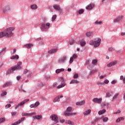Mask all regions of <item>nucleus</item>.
I'll return each mask as SVG.
<instances>
[{
	"instance_id": "nucleus-1",
	"label": "nucleus",
	"mask_w": 125,
	"mask_h": 125,
	"mask_svg": "<svg viewBox=\"0 0 125 125\" xmlns=\"http://www.w3.org/2000/svg\"><path fill=\"white\" fill-rule=\"evenodd\" d=\"M14 27H10L6 28L3 31L0 32V39L6 37V38H11L13 36V32Z\"/></svg>"
},
{
	"instance_id": "nucleus-2",
	"label": "nucleus",
	"mask_w": 125,
	"mask_h": 125,
	"mask_svg": "<svg viewBox=\"0 0 125 125\" xmlns=\"http://www.w3.org/2000/svg\"><path fill=\"white\" fill-rule=\"evenodd\" d=\"M21 65H22V62H18L17 64L14 66H12L11 68L8 70L6 72V75L10 74V73H13L14 71H17V70H21Z\"/></svg>"
},
{
	"instance_id": "nucleus-3",
	"label": "nucleus",
	"mask_w": 125,
	"mask_h": 125,
	"mask_svg": "<svg viewBox=\"0 0 125 125\" xmlns=\"http://www.w3.org/2000/svg\"><path fill=\"white\" fill-rule=\"evenodd\" d=\"M100 42H101V39H96L94 41L91 40L89 42L90 45H94L95 47H98L100 45Z\"/></svg>"
},
{
	"instance_id": "nucleus-4",
	"label": "nucleus",
	"mask_w": 125,
	"mask_h": 125,
	"mask_svg": "<svg viewBox=\"0 0 125 125\" xmlns=\"http://www.w3.org/2000/svg\"><path fill=\"white\" fill-rule=\"evenodd\" d=\"M71 111H72V107H67L66 109V111L64 112V115L65 116V117H68L70 116H76V115H77L76 112H70V113L68 112H71Z\"/></svg>"
},
{
	"instance_id": "nucleus-5",
	"label": "nucleus",
	"mask_w": 125,
	"mask_h": 125,
	"mask_svg": "<svg viewBox=\"0 0 125 125\" xmlns=\"http://www.w3.org/2000/svg\"><path fill=\"white\" fill-rule=\"evenodd\" d=\"M49 27H50V23L49 22H47V23H42L41 29L42 31H45L46 29H49Z\"/></svg>"
},
{
	"instance_id": "nucleus-6",
	"label": "nucleus",
	"mask_w": 125,
	"mask_h": 125,
	"mask_svg": "<svg viewBox=\"0 0 125 125\" xmlns=\"http://www.w3.org/2000/svg\"><path fill=\"white\" fill-rule=\"evenodd\" d=\"M50 118L51 119L52 121H54L53 125H56V124L58 123V117H57L56 115H52L50 116Z\"/></svg>"
},
{
	"instance_id": "nucleus-7",
	"label": "nucleus",
	"mask_w": 125,
	"mask_h": 125,
	"mask_svg": "<svg viewBox=\"0 0 125 125\" xmlns=\"http://www.w3.org/2000/svg\"><path fill=\"white\" fill-rule=\"evenodd\" d=\"M29 99H27L26 100H25L23 101L22 102H21L20 103L17 104L15 106V109H18L19 107H20V106H23V104H25V103H27L28 101H29Z\"/></svg>"
},
{
	"instance_id": "nucleus-8",
	"label": "nucleus",
	"mask_w": 125,
	"mask_h": 125,
	"mask_svg": "<svg viewBox=\"0 0 125 125\" xmlns=\"http://www.w3.org/2000/svg\"><path fill=\"white\" fill-rule=\"evenodd\" d=\"M123 18H124V16L123 15L119 16L118 17H117L116 19L113 20V23H116V22H121V21H122Z\"/></svg>"
},
{
	"instance_id": "nucleus-9",
	"label": "nucleus",
	"mask_w": 125,
	"mask_h": 125,
	"mask_svg": "<svg viewBox=\"0 0 125 125\" xmlns=\"http://www.w3.org/2000/svg\"><path fill=\"white\" fill-rule=\"evenodd\" d=\"M61 82H62V83L61 85H59L57 87V88H61L62 87H64L65 85H66V83H65V80L63 78H61Z\"/></svg>"
},
{
	"instance_id": "nucleus-10",
	"label": "nucleus",
	"mask_w": 125,
	"mask_h": 125,
	"mask_svg": "<svg viewBox=\"0 0 125 125\" xmlns=\"http://www.w3.org/2000/svg\"><path fill=\"white\" fill-rule=\"evenodd\" d=\"M92 101L94 103H98V104H100V103L102 102V98L98 99L97 98H95L93 99Z\"/></svg>"
},
{
	"instance_id": "nucleus-11",
	"label": "nucleus",
	"mask_w": 125,
	"mask_h": 125,
	"mask_svg": "<svg viewBox=\"0 0 125 125\" xmlns=\"http://www.w3.org/2000/svg\"><path fill=\"white\" fill-rule=\"evenodd\" d=\"M53 8L56 10H57L58 11H59V12H60L61 13V12H62V9H61V8H60L59 5H53Z\"/></svg>"
},
{
	"instance_id": "nucleus-12",
	"label": "nucleus",
	"mask_w": 125,
	"mask_h": 125,
	"mask_svg": "<svg viewBox=\"0 0 125 125\" xmlns=\"http://www.w3.org/2000/svg\"><path fill=\"white\" fill-rule=\"evenodd\" d=\"M26 118L25 117L21 118V119H20L18 121H17L16 122H15L13 125H19L20 123L21 122H23Z\"/></svg>"
},
{
	"instance_id": "nucleus-13",
	"label": "nucleus",
	"mask_w": 125,
	"mask_h": 125,
	"mask_svg": "<svg viewBox=\"0 0 125 125\" xmlns=\"http://www.w3.org/2000/svg\"><path fill=\"white\" fill-rule=\"evenodd\" d=\"M66 56H63L62 58H61L59 60V63H64V62H65V61H66Z\"/></svg>"
},
{
	"instance_id": "nucleus-14",
	"label": "nucleus",
	"mask_w": 125,
	"mask_h": 125,
	"mask_svg": "<svg viewBox=\"0 0 125 125\" xmlns=\"http://www.w3.org/2000/svg\"><path fill=\"white\" fill-rule=\"evenodd\" d=\"M63 98V96H59L54 99L53 102H59V101H60V98Z\"/></svg>"
},
{
	"instance_id": "nucleus-15",
	"label": "nucleus",
	"mask_w": 125,
	"mask_h": 125,
	"mask_svg": "<svg viewBox=\"0 0 125 125\" xmlns=\"http://www.w3.org/2000/svg\"><path fill=\"white\" fill-rule=\"evenodd\" d=\"M93 7H94V4H90L86 6V9H87V10H90V9H92Z\"/></svg>"
},
{
	"instance_id": "nucleus-16",
	"label": "nucleus",
	"mask_w": 125,
	"mask_h": 125,
	"mask_svg": "<svg viewBox=\"0 0 125 125\" xmlns=\"http://www.w3.org/2000/svg\"><path fill=\"white\" fill-rule=\"evenodd\" d=\"M39 105H40V103L37 102L35 104H31L30 107V108H37Z\"/></svg>"
},
{
	"instance_id": "nucleus-17",
	"label": "nucleus",
	"mask_w": 125,
	"mask_h": 125,
	"mask_svg": "<svg viewBox=\"0 0 125 125\" xmlns=\"http://www.w3.org/2000/svg\"><path fill=\"white\" fill-rule=\"evenodd\" d=\"M42 118V115H37L33 117V121H35V120H41Z\"/></svg>"
},
{
	"instance_id": "nucleus-18",
	"label": "nucleus",
	"mask_w": 125,
	"mask_h": 125,
	"mask_svg": "<svg viewBox=\"0 0 125 125\" xmlns=\"http://www.w3.org/2000/svg\"><path fill=\"white\" fill-rule=\"evenodd\" d=\"M117 64V62H112L107 64V67H112V66H114Z\"/></svg>"
},
{
	"instance_id": "nucleus-19",
	"label": "nucleus",
	"mask_w": 125,
	"mask_h": 125,
	"mask_svg": "<svg viewBox=\"0 0 125 125\" xmlns=\"http://www.w3.org/2000/svg\"><path fill=\"white\" fill-rule=\"evenodd\" d=\"M33 114L32 113H27L25 112H23L21 113V115L22 116H25L26 117H30V116H32Z\"/></svg>"
},
{
	"instance_id": "nucleus-20",
	"label": "nucleus",
	"mask_w": 125,
	"mask_h": 125,
	"mask_svg": "<svg viewBox=\"0 0 125 125\" xmlns=\"http://www.w3.org/2000/svg\"><path fill=\"white\" fill-rule=\"evenodd\" d=\"M90 113H91V110L88 109L83 113V115L84 116H87V115H89Z\"/></svg>"
},
{
	"instance_id": "nucleus-21",
	"label": "nucleus",
	"mask_w": 125,
	"mask_h": 125,
	"mask_svg": "<svg viewBox=\"0 0 125 125\" xmlns=\"http://www.w3.org/2000/svg\"><path fill=\"white\" fill-rule=\"evenodd\" d=\"M79 83L80 82H79V81L77 80H72L70 83V84H72L73 83Z\"/></svg>"
},
{
	"instance_id": "nucleus-22",
	"label": "nucleus",
	"mask_w": 125,
	"mask_h": 125,
	"mask_svg": "<svg viewBox=\"0 0 125 125\" xmlns=\"http://www.w3.org/2000/svg\"><path fill=\"white\" fill-rule=\"evenodd\" d=\"M57 51V49H52L48 51V53L51 54V53H54V52H56Z\"/></svg>"
},
{
	"instance_id": "nucleus-23",
	"label": "nucleus",
	"mask_w": 125,
	"mask_h": 125,
	"mask_svg": "<svg viewBox=\"0 0 125 125\" xmlns=\"http://www.w3.org/2000/svg\"><path fill=\"white\" fill-rule=\"evenodd\" d=\"M9 10H10V7H9V6H6L4 9V12H7V11H9Z\"/></svg>"
},
{
	"instance_id": "nucleus-24",
	"label": "nucleus",
	"mask_w": 125,
	"mask_h": 125,
	"mask_svg": "<svg viewBox=\"0 0 125 125\" xmlns=\"http://www.w3.org/2000/svg\"><path fill=\"white\" fill-rule=\"evenodd\" d=\"M93 35V33L92 32H87L86 33V37H91Z\"/></svg>"
},
{
	"instance_id": "nucleus-25",
	"label": "nucleus",
	"mask_w": 125,
	"mask_h": 125,
	"mask_svg": "<svg viewBox=\"0 0 125 125\" xmlns=\"http://www.w3.org/2000/svg\"><path fill=\"white\" fill-rule=\"evenodd\" d=\"M65 124L70 125H74V122L71 121L70 120H67L65 122Z\"/></svg>"
},
{
	"instance_id": "nucleus-26",
	"label": "nucleus",
	"mask_w": 125,
	"mask_h": 125,
	"mask_svg": "<svg viewBox=\"0 0 125 125\" xmlns=\"http://www.w3.org/2000/svg\"><path fill=\"white\" fill-rule=\"evenodd\" d=\"M124 120H125V118L124 117H120V118H119L116 121V123H120V122H121V121H124Z\"/></svg>"
},
{
	"instance_id": "nucleus-27",
	"label": "nucleus",
	"mask_w": 125,
	"mask_h": 125,
	"mask_svg": "<svg viewBox=\"0 0 125 125\" xmlns=\"http://www.w3.org/2000/svg\"><path fill=\"white\" fill-rule=\"evenodd\" d=\"M60 72H64V69L63 68L59 69H57L56 71V73L57 74H59Z\"/></svg>"
},
{
	"instance_id": "nucleus-28",
	"label": "nucleus",
	"mask_w": 125,
	"mask_h": 125,
	"mask_svg": "<svg viewBox=\"0 0 125 125\" xmlns=\"http://www.w3.org/2000/svg\"><path fill=\"white\" fill-rule=\"evenodd\" d=\"M9 85H11V82H7L3 85V87H6V86H8Z\"/></svg>"
},
{
	"instance_id": "nucleus-29",
	"label": "nucleus",
	"mask_w": 125,
	"mask_h": 125,
	"mask_svg": "<svg viewBox=\"0 0 125 125\" xmlns=\"http://www.w3.org/2000/svg\"><path fill=\"white\" fill-rule=\"evenodd\" d=\"M119 95H120V93H116L114 96L113 97V100H115V99H116L118 97V96H119Z\"/></svg>"
},
{
	"instance_id": "nucleus-30",
	"label": "nucleus",
	"mask_w": 125,
	"mask_h": 125,
	"mask_svg": "<svg viewBox=\"0 0 125 125\" xmlns=\"http://www.w3.org/2000/svg\"><path fill=\"white\" fill-rule=\"evenodd\" d=\"M25 47H26V48L29 49L33 46V44H27L26 45H24Z\"/></svg>"
},
{
	"instance_id": "nucleus-31",
	"label": "nucleus",
	"mask_w": 125,
	"mask_h": 125,
	"mask_svg": "<svg viewBox=\"0 0 125 125\" xmlns=\"http://www.w3.org/2000/svg\"><path fill=\"white\" fill-rule=\"evenodd\" d=\"M106 112V110L105 109H103L102 110H100L99 111L98 114L99 115H102L103 114H104Z\"/></svg>"
},
{
	"instance_id": "nucleus-32",
	"label": "nucleus",
	"mask_w": 125,
	"mask_h": 125,
	"mask_svg": "<svg viewBox=\"0 0 125 125\" xmlns=\"http://www.w3.org/2000/svg\"><path fill=\"white\" fill-rule=\"evenodd\" d=\"M11 59H19V56L18 55H16L15 56H13L11 58Z\"/></svg>"
},
{
	"instance_id": "nucleus-33",
	"label": "nucleus",
	"mask_w": 125,
	"mask_h": 125,
	"mask_svg": "<svg viewBox=\"0 0 125 125\" xmlns=\"http://www.w3.org/2000/svg\"><path fill=\"white\" fill-rule=\"evenodd\" d=\"M32 9H37L38 8V6L36 4H33L31 6Z\"/></svg>"
},
{
	"instance_id": "nucleus-34",
	"label": "nucleus",
	"mask_w": 125,
	"mask_h": 125,
	"mask_svg": "<svg viewBox=\"0 0 125 125\" xmlns=\"http://www.w3.org/2000/svg\"><path fill=\"white\" fill-rule=\"evenodd\" d=\"M5 122V119L3 118H0V124H2V123H4Z\"/></svg>"
},
{
	"instance_id": "nucleus-35",
	"label": "nucleus",
	"mask_w": 125,
	"mask_h": 125,
	"mask_svg": "<svg viewBox=\"0 0 125 125\" xmlns=\"http://www.w3.org/2000/svg\"><path fill=\"white\" fill-rule=\"evenodd\" d=\"M75 41L74 40H70V41L69 42V44H70V45H72V44H74V43H75Z\"/></svg>"
},
{
	"instance_id": "nucleus-36",
	"label": "nucleus",
	"mask_w": 125,
	"mask_h": 125,
	"mask_svg": "<svg viewBox=\"0 0 125 125\" xmlns=\"http://www.w3.org/2000/svg\"><path fill=\"white\" fill-rule=\"evenodd\" d=\"M97 71H98L97 69L93 70L92 71H91L90 75H93V74H94V73L97 72Z\"/></svg>"
},
{
	"instance_id": "nucleus-37",
	"label": "nucleus",
	"mask_w": 125,
	"mask_h": 125,
	"mask_svg": "<svg viewBox=\"0 0 125 125\" xmlns=\"http://www.w3.org/2000/svg\"><path fill=\"white\" fill-rule=\"evenodd\" d=\"M108 117H104L103 118V121L104 122H107V121H108Z\"/></svg>"
},
{
	"instance_id": "nucleus-38",
	"label": "nucleus",
	"mask_w": 125,
	"mask_h": 125,
	"mask_svg": "<svg viewBox=\"0 0 125 125\" xmlns=\"http://www.w3.org/2000/svg\"><path fill=\"white\" fill-rule=\"evenodd\" d=\"M80 44L81 46H84L85 45V42L83 41L81 42Z\"/></svg>"
},
{
	"instance_id": "nucleus-39",
	"label": "nucleus",
	"mask_w": 125,
	"mask_h": 125,
	"mask_svg": "<svg viewBox=\"0 0 125 125\" xmlns=\"http://www.w3.org/2000/svg\"><path fill=\"white\" fill-rule=\"evenodd\" d=\"M95 24H98V25H100L101 24H102V21H96L95 22Z\"/></svg>"
},
{
	"instance_id": "nucleus-40",
	"label": "nucleus",
	"mask_w": 125,
	"mask_h": 125,
	"mask_svg": "<svg viewBox=\"0 0 125 125\" xmlns=\"http://www.w3.org/2000/svg\"><path fill=\"white\" fill-rule=\"evenodd\" d=\"M73 78L74 79H78L79 78V74H78V73L74 74Z\"/></svg>"
},
{
	"instance_id": "nucleus-41",
	"label": "nucleus",
	"mask_w": 125,
	"mask_h": 125,
	"mask_svg": "<svg viewBox=\"0 0 125 125\" xmlns=\"http://www.w3.org/2000/svg\"><path fill=\"white\" fill-rule=\"evenodd\" d=\"M111 96V93L108 92V93H106V96H105V97L106 98H108V97H110Z\"/></svg>"
},
{
	"instance_id": "nucleus-42",
	"label": "nucleus",
	"mask_w": 125,
	"mask_h": 125,
	"mask_svg": "<svg viewBox=\"0 0 125 125\" xmlns=\"http://www.w3.org/2000/svg\"><path fill=\"white\" fill-rule=\"evenodd\" d=\"M10 107H11V104H8L5 105V109H8V108H10Z\"/></svg>"
},
{
	"instance_id": "nucleus-43",
	"label": "nucleus",
	"mask_w": 125,
	"mask_h": 125,
	"mask_svg": "<svg viewBox=\"0 0 125 125\" xmlns=\"http://www.w3.org/2000/svg\"><path fill=\"white\" fill-rule=\"evenodd\" d=\"M108 51H115V48H114L113 47H109L108 48Z\"/></svg>"
},
{
	"instance_id": "nucleus-44",
	"label": "nucleus",
	"mask_w": 125,
	"mask_h": 125,
	"mask_svg": "<svg viewBox=\"0 0 125 125\" xmlns=\"http://www.w3.org/2000/svg\"><path fill=\"white\" fill-rule=\"evenodd\" d=\"M97 60H94L92 62V64H96L97 63Z\"/></svg>"
},
{
	"instance_id": "nucleus-45",
	"label": "nucleus",
	"mask_w": 125,
	"mask_h": 125,
	"mask_svg": "<svg viewBox=\"0 0 125 125\" xmlns=\"http://www.w3.org/2000/svg\"><path fill=\"white\" fill-rule=\"evenodd\" d=\"M97 84H98V85H102V84H104V83L98 82H97Z\"/></svg>"
},
{
	"instance_id": "nucleus-46",
	"label": "nucleus",
	"mask_w": 125,
	"mask_h": 125,
	"mask_svg": "<svg viewBox=\"0 0 125 125\" xmlns=\"http://www.w3.org/2000/svg\"><path fill=\"white\" fill-rule=\"evenodd\" d=\"M55 19H56V15H55L52 17V21H54Z\"/></svg>"
},
{
	"instance_id": "nucleus-47",
	"label": "nucleus",
	"mask_w": 125,
	"mask_h": 125,
	"mask_svg": "<svg viewBox=\"0 0 125 125\" xmlns=\"http://www.w3.org/2000/svg\"><path fill=\"white\" fill-rule=\"evenodd\" d=\"M17 114V112H12L11 113V115L12 116H13V117H14V116H15V115H16Z\"/></svg>"
},
{
	"instance_id": "nucleus-48",
	"label": "nucleus",
	"mask_w": 125,
	"mask_h": 125,
	"mask_svg": "<svg viewBox=\"0 0 125 125\" xmlns=\"http://www.w3.org/2000/svg\"><path fill=\"white\" fill-rule=\"evenodd\" d=\"M74 61V58L72 57L70 59L69 63H73V62Z\"/></svg>"
},
{
	"instance_id": "nucleus-49",
	"label": "nucleus",
	"mask_w": 125,
	"mask_h": 125,
	"mask_svg": "<svg viewBox=\"0 0 125 125\" xmlns=\"http://www.w3.org/2000/svg\"><path fill=\"white\" fill-rule=\"evenodd\" d=\"M6 94H7L6 91H4L1 93V95L2 96H4V95H6Z\"/></svg>"
},
{
	"instance_id": "nucleus-50",
	"label": "nucleus",
	"mask_w": 125,
	"mask_h": 125,
	"mask_svg": "<svg viewBox=\"0 0 125 125\" xmlns=\"http://www.w3.org/2000/svg\"><path fill=\"white\" fill-rule=\"evenodd\" d=\"M112 84H115L117 83V80H113L111 82Z\"/></svg>"
},
{
	"instance_id": "nucleus-51",
	"label": "nucleus",
	"mask_w": 125,
	"mask_h": 125,
	"mask_svg": "<svg viewBox=\"0 0 125 125\" xmlns=\"http://www.w3.org/2000/svg\"><path fill=\"white\" fill-rule=\"evenodd\" d=\"M42 83H39L38 84V87L40 88L42 87Z\"/></svg>"
},
{
	"instance_id": "nucleus-52",
	"label": "nucleus",
	"mask_w": 125,
	"mask_h": 125,
	"mask_svg": "<svg viewBox=\"0 0 125 125\" xmlns=\"http://www.w3.org/2000/svg\"><path fill=\"white\" fill-rule=\"evenodd\" d=\"M83 9H81L79 10V14H82V13H83Z\"/></svg>"
},
{
	"instance_id": "nucleus-53",
	"label": "nucleus",
	"mask_w": 125,
	"mask_h": 125,
	"mask_svg": "<svg viewBox=\"0 0 125 125\" xmlns=\"http://www.w3.org/2000/svg\"><path fill=\"white\" fill-rule=\"evenodd\" d=\"M58 84V83H57L55 82V83H54V84H53V87H56V86H57V85Z\"/></svg>"
},
{
	"instance_id": "nucleus-54",
	"label": "nucleus",
	"mask_w": 125,
	"mask_h": 125,
	"mask_svg": "<svg viewBox=\"0 0 125 125\" xmlns=\"http://www.w3.org/2000/svg\"><path fill=\"white\" fill-rule=\"evenodd\" d=\"M27 73H28V69H24L23 71V74H27Z\"/></svg>"
},
{
	"instance_id": "nucleus-55",
	"label": "nucleus",
	"mask_w": 125,
	"mask_h": 125,
	"mask_svg": "<svg viewBox=\"0 0 125 125\" xmlns=\"http://www.w3.org/2000/svg\"><path fill=\"white\" fill-rule=\"evenodd\" d=\"M42 19L44 22H45V21H47V18L45 17H43Z\"/></svg>"
},
{
	"instance_id": "nucleus-56",
	"label": "nucleus",
	"mask_w": 125,
	"mask_h": 125,
	"mask_svg": "<svg viewBox=\"0 0 125 125\" xmlns=\"http://www.w3.org/2000/svg\"><path fill=\"white\" fill-rule=\"evenodd\" d=\"M60 123H61L62 124V123L65 122V120H64V119H61V120H60Z\"/></svg>"
},
{
	"instance_id": "nucleus-57",
	"label": "nucleus",
	"mask_w": 125,
	"mask_h": 125,
	"mask_svg": "<svg viewBox=\"0 0 125 125\" xmlns=\"http://www.w3.org/2000/svg\"><path fill=\"white\" fill-rule=\"evenodd\" d=\"M105 77H106V75H104V76L102 75V76H101L100 77V79H103L104 78H105Z\"/></svg>"
},
{
	"instance_id": "nucleus-58",
	"label": "nucleus",
	"mask_w": 125,
	"mask_h": 125,
	"mask_svg": "<svg viewBox=\"0 0 125 125\" xmlns=\"http://www.w3.org/2000/svg\"><path fill=\"white\" fill-rule=\"evenodd\" d=\"M84 103H85L84 101H83L82 102H80L81 105H83V104H84Z\"/></svg>"
},
{
	"instance_id": "nucleus-59",
	"label": "nucleus",
	"mask_w": 125,
	"mask_h": 125,
	"mask_svg": "<svg viewBox=\"0 0 125 125\" xmlns=\"http://www.w3.org/2000/svg\"><path fill=\"white\" fill-rule=\"evenodd\" d=\"M104 83H109V80H104Z\"/></svg>"
},
{
	"instance_id": "nucleus-60",
	"label": "nucleus",
	"mask_w": 125,
	"mask_h": 125,
	"mask_svg": "<svg viewBox=\"0 0 125 125\" xmlns=\"http://www.w3.org/2000/svg\"><path fill=\"white\" fill-rule=\"evenodd\" d=\"M77 57H78V56L77 55H73V58H74L75 59H76V58H77Z\"/></svg>"
},
{
	"instance_id": "nucleus-61",
	"label": "nucleus",
	"mask_w": 125,
	"mask_h": 125,
	"mask_svg": "<svg viewBox=\"0 0 125 125\" xmlns=\"http://www.w3.org/2000/svg\"><path fill=\"white\" fill-rule=\"evenodd\" d=\"M121 113V110H118L117 112L114 113V114H120Z\"/></svg>"
},
{
	"instance_id": "nucleus-62",
	"label": "nucleus",
	"mask_w": 125,
	"mask_h": 125,
	"mask_svg": "<svg viewBox=\"0 0 125 125\" xmlns=\"http://www.w3.org/2000/svg\"><path fill=\"white\" fill-rule=\"evenodd\" d=\"M46 80H50V76H46Z\"/></svg>"
},
{
	"instance_id": "nucleus-63",
	"label": "nucleus",
	"mask_w": 125,
	"mask_h": 125,
	"mask_svg": "<svg viewBox=\"0 0 125 125\" xmlns=\"http://www.w3.org/2000/svg\"><path fill=\"white\" fill-rule=\"evenodd\" d=\"M76 105H77L78 106H81L82 104H81V102H78L76 103Z\"/></svg>"
},
{
	"instance_id": "nucleus-64",
	"label": "nucleus",
	"mask_w": 125,
	"mask_h": 125,
	"mask_svg": "<svg viewBox=\"0 0 125 125\" xmlns=\"http://www.w3.org/2000/svg\"><path fill=\"white\" fill-rule=\"evenodd\" d=\"M100 119H101V118H100L96 119L95 120V122H98V121L100 120Z\"/></svg>"
}]
</instances>
